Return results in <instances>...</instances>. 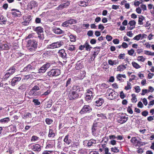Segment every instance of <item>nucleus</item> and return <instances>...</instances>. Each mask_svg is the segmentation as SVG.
Returning <instances> with one entry per match:
<instances>
[{
  "label": "nucleus",
  "instance_id": "25",
  "mask_svg": "<svg viewBox=\"0 0 154 154\" xmlns=\"http://www.w3.org/2000/svg\"><path fill=\"white\" fill-rule=\"evenodd\" d=\"M97 117H99V118L97 119V120H99V119H107V117L105 116V114H104L103 113H100V114H98L97 115Z\"/></svg>",
  "mask_w": 154,
  "mask_h": 154
},
{
  "label": "nucleus",
  "instance_id": "11",
  "mask_svg": "<svg viewBox=\"0 0 154 154\" xmlns=\"http://www.w3.org/2000/svg\"><path fill=\"white\" fill-rule=\"evenodd\" d=\"M37 42L34 40H29L28 41L27 44V47H32L34 48H37Z\"/></svg>",
  "mask_w": 154,
  "mask_h": 154
},
{
  "label": "nucleus",
  "instance_id": "31",
  "mask_svg": "<svg viewBox=\"0 0 154 154\" xmlns=\"http://www.w3.org/2000/svg\"><path fill=\"white\" fill-rule=\"evenodd\" d=\"M122 77L126 78V76L125 74H118L116 76V78L117 79L120 81L122 80Z\"/></svg>",
  "mask_w": 154,
  "mask_h": 154
},
{
  "label": "nucleus",
  "instance_id": "51",
  "mask_svg": "<svg viewBox=\"0 0 154 154\" xmlns=\"http://www.w3.org/2000/svg\"><path fill=\"white\" fill-rule=\"evenodd\" d=\"M136 22L134 20H131L129 22L128 24L130 25V26H133L135 27V25L136 24Z\"/></svg>",
  "mask_w": 154,
  "mask_h": 154
},
{
  "label": "nucleus",
  "instance_id": "58",
  "mask_svg": "<svg viewBox=\"0 0 154 154\" xmlns=\"http://www.w3.org/2000/svg\"><path fill=\"white\" fill-rule=\"evenodd\" d=\"M40 84L39 83L37 85H35L32 88H33V89L35 90H39L40 89L39 86Z\"/></svg>",
  "mask_w": 154,
  "mask_h": 154
},
{
  "label": "nucleus",
  "instance_id": "7",
  "mask_svg": "<svg viewBox=\"0 0 154 154\" xmlns=\"http://www.w3.org/2000/svg\"><path fill=\"white\" fill-rule=\"evenodd\" d=\"M128 117L124 116H119L117 118L118 122L120 124H123L128 120Z\"/></svg>",
  "mask_w": 154,
  "mask_h": 154
},
{
  "label": "nucleus",
  "instance_id": "60",
  "mask_svg": "<svg viewBox=\"0 0 154 154\" xmlns=\"http://www.w3.org/2000/svg\"><path fill=\"white\" fill-rule=\"evenodd\" d=\"M28 47V49L29 51H35L37 48H34V47Z\"/></svg>",
  "mask_w": 154,
  "mask_h": 154
},
{
  "label": "nucleus",
  "instance_id": "47",
  "mask_svg": "<svg viewBox=\"0 0 154 154\" xmlns=\"http://www.w3.org/2000/svg\"><path fill=\"white\" fill-rule=\"evenodd\" d=\"M68 23L69 24H75L76 23V20L73 19H70V20H68Z\"/></svg>",
  "mask_w": 154,
  "mask_h": 154
},
{
  "label": "nucleus",
  "instance_id": "13",
  "mask_svg": "<svg viewBox=\"0 0 154 154\" xmlns=\"http://www.w3.org/2000/svg\"><path fill=\"white\" fill-rule=\"evenodd\" d=\"M21 78L20 77H14L11 82V85L13 86H14L18 84V82L21 80Z\"/></svg>",
  "mask_w": 154,
  "mask_h": 154
},
{
  "label": "nucleus",
  "instance_id": "57",
  "mask_svg": "<svg viewBox=\"0 0 154 154\" xmlns=\"http://www.w3.org/2000/svg\"><path fill=\"white\" fill-rule=\"evenodd\" d=\"M111 150L112 152H119V150L116 147L112 148Z\"/></svg>",
  "mask_w": 154,
  "mask_h": 154
},
{
  "label": "nucleus",
  "instance_id": "39",
  "mask_svg": "<svg viewBox=\"0 0 154 154\" xmlns=\"http://www.w3.org/2000/svg\"><path fill=\"white\" fill-rule=\"evenodd\" d=\"M26 89V86L25 84H23L21 85L18 88L19 90H20L22 91H24Z\"/></svg>",
  "mask_w": 154,
  "mask_h": 154
},
{
  "label": "nucleus",
  "instance_id": "49",
  "mask_svg": "<svg viewBox=\"0 0 154 154\" xmlns=\"http://www.w3.org/2000/svg\"><path fill=\"white\" fill-rule=\"evenodd\" d=\"M3 82L2 83L1 82V90L2 89V90H4V88H5V87L7 88V87L5 85H7L8 84L7 83H5V85H3Z\"/></svg>",
  "mask_w": 154,
  "mask_h": 154
},
{
  "label": "nucleus",
  "instance_id": "48",
  "mask_svg": "<svg viewBox=\"0 0 154 154\" xmlns=\"http://www.w3.org/2000/svg\"><path fill=\"white\" fill-rule=\"evenodd\" d=\"M32 102L34 103L35 105H39L40 104V102L38 99H34L33 100Z\"/></svg>",
  "mask_w": 154,
  "mask_h": 154
},
{
  "label": "nucleus",
  "instance_id": "55",
  "mask_svg": "<svg viewBox=\"0 0 154 154\" xmlns=\"http://www.w3.org/2000/svg\"><path fill=\"white\" fill-rule=\"evenodd\" d=\"M86 2L84 1H80L79 2V4L81 6L86 7L88 5H86Z\"/></svg>",
  "mask_w": 154,
  "mask_h": 154
},
{
  "label": "nucleus",
  "instance_id": "43",
  "mask_svg": "<svg viewBox=\"0 0 154 154\" xmlns=\"http://www.w3.org/2000/svg\"><path fill=\"white\" fill-rule=\"evenodd\" d=\"M64 141L68 144L71 143V140L68 138V135H66L64 140Z\"/></svg>",
  "mask_w": 154,
  "mask_h": 154
},
{
  "label": "nucleus",
  "instance_id": "1",
  "mask_svg": "<svg viewBox=\"0 0 154 154\" xmlns=\"http://www.w3.org/2000/svg\"><path fill=\"white\" fill-rule=\"evenodd\" d=\"M107 98L109 100H112L116 98L118 96V94L117 92L113 89L109 88L106 94Z\"/></svg>",
  "mask_w": 154,
  "mask_h": 154
},
{
  "label": "nucleus",
  "instance_id": "63",
  "mask_svg": "<svg viewBox=\"0 0 154 154\" xmlns=\"http://www.w3.org/2000/svg\"><path fill=\"white\" fill-rule=\"evenodd\" d=\"M145 58L142 56H139L138 57V60L142 62H144L145 61Z\"/></svg>",
  "mask_w": 154,
  "mask_h": 154
},
{
  "label": "nucleus",
  "instance_id": "52",
  "mask_svg": "<svg viewBox=\"0 0 154 154\" xmlns=\"http://www.w3.org/2000/svg\"><path fill=\"white\" fill-rule=\"evenodd\" d=\"M141 36L142 35L141 34H139L135 36L134 38L133 39L134 40L138 41L140 39V38L141 37Z\"/></svg>",
  "mask_w": 154,
  "mask_h": 154
},
{
  "label": "nucleus",
  "instance_id": "61",
  "mask_svg": "<svg viewBox=\"0 0 154 154\" xmlns=\"http://www.w3.org/2000/svg\"><path fill=\"white\" fill-rule=\"evenodd\" d=\"M106 38L107 40L109 42L111 41L112 39V36L108 35L106 36Z\"/></svg>",
  "mask_w": 154,
  "mask_h": 154
},
{
  "label": "nucleus",
  "instance_id": "38",
  "mask_svg": "<svg viewBox=\"0 0 154 154\" xmlns=\"http://www.w3.org/2000/svg\"><path fill=\"white\" fill-rule=\"evenodd\" d=\"M66 48L68 50L72 51L75 50V47L73 45H69Z\"/></svg>",
  "mask_w": 154,
  "mask_h": 154
},
{
  "label": "nucleus",
  "instance_id": "53",
  "mask_svg": "<svg viewBox=\"0 0 154 154\" xmlns=\"http://www.w3.org/2000/svg\"><path fill=\"white\" fill-rule=\"evenodd\" d=\"M70 41L71 42H75V37L73 35L71 34L69 36Z\"/></svg>",
  "mask_w": 154,
  "mask_h": 154
},
{
  "label": "nucleus",
  "instance_id": "30",
  "mask_svg": "<svg viewBox=\"0 0 154 154\" xmlns=\"http://www.w3.org/2000/svg\"><path fill=\"white\" fill-rule=\"evenodd\" d=\"M11 75L9 74L7 72H6L5 74L4 75L3 78H2V80L1 82L7 80Z\"/></svg>",
  "mask_w": 154,
  "mask_h": 154
},
{
  "label": "nucleus",
  "instance_id": "23",
  "mask_svg": "<svg viewBox=\"0 0 154 154\" xmlns=\"http://www.w3.org/2000/svg\"><path fill=\"white\" fill-rule=\"evenodd\" d=\"M34 69V67L32 66L30 64L28 65L23 69V71L25 72L29 71L30 70Z\"/></svg>",
  "mask_w": 154,
  "mask_h": 154
},
{
  "label": "nucleus",
  "instance_id": "22",
  "mask_svg": "<svg viewBox=\"0 0 154 154\" xmlns=\"http://www.w3.org/2000/svg\"><path fill=\"white\" fill-rule=\"evenodd\" d=\"M22 118L24 119H26L32 117L31 114L29 112H25L23 116H22Z\"/></svg>",
  "mask_w": 154,
  "mask_h": 154
},
{
  "label": "nucleus",
  "instance_id": "46",
  "mask_svg": "<svg viewBox=\"0 0 154 154\" xmlns=\"http://www.w3.org/2000/svg\"><path fill=\"white\" fill-rule=\"evenodd\" d=\"M131 83L128 82H127V86H125V89L126 90H128L131 89Z\"/></svg>",
  "mask_w": 154,
  "mask_h": 154
},
{
  "label": "nucleus",
  "instance_id": "54",
  "mask_svg": "<svg viewBox=\"0 0 154 154\" xmlns=\"http://www.w3.org/2000/svg\"><path fill=\"white\" fill-rule=\"evenodd\" d=\"M30 18H28V20H25V21L23 22L22 23V24L25 26L29 24V21H30Z\"/></svg>",
  "mask_w": 154,
  "mask_h": 154
},
{
  "label": "nucleus",
  "instance_id": "12",
  "mask_svg": "<svg viewBox=\"0 0 154 154\" xmlns=\"http://www.w3.org/2000/svg\"><path fill=\"white\" fill-rule=\"evenodd\" d=\"M38 5V3L36 1H32L28 3L27 5L28 8L31 10L33 8L37 7Z\"/></svg>",
  "mask_w": 154,
  "mask_h": 154
},
{
  "label": "nucleus",
  "instance_id": "3",
  "mask_svg": "<svg viewBox=\"0 0 154 154\" xmlns=\"http://www.w3.org/2000/svg\"><path fill=\"white\" fill-rule=\"evenodd\" d=\"M103 126L102 123L97 122L96 120H95L93 124L92 128V132L93 135L96 134V130L98 128L101 127Z\"/></svg>",
  "mask_w": 154,
  "mask_h": 154
},
{
  "label": "nucleus",
  "instance_id": "5",
  "mask_svg": "<svg viewBox=\"0 0 154 154\" xmlns=\"http://www.w3.org/2000/svg\"><path fill=\"white\" fill-rule=\"evenodd\" d=\"M92 109L89 105H84L79 112L81 115L86 113H90L91 112Z\"/></svg>",
  "mask_w": 154,
  "mask_h": 154
},
{
  "label": "nucleus",
  "instance_id": "9",
  "mask_svg": "<svg viewBox=\"0 0 154 154\" xmlns=\"http://www.w3.org/2000/svg\"><path fill=\"white\" fill-rule=\"evenodd\" d=\"M72 79L71 78H68L66 79L65 86L67 88L66 91L69 92L71 91V85L72 83Z\"/></svg>",
  "mask_w": 154,
  "mask_h": 154
},
{
  "label": "nucleus",
  "instance_id": "45",
  "mask_svg": "<svg viewBox=\"0 0 154 154\" xmlns=\"http://www.w3.org/2000/svg\"><path fill=\"white\" fill-rule=\"evenodd\" d=\"M47 48L49 49H54L55 48V45L54 42L52 43V44L48 45L47 46Z\"/></svg>",
  "mask_w": 154,
  "mask_h": 154
},
{
  "label": "nucleus",
  "instance_id": "18",
  "mask_svg": "<svg viewBox=\"0 0 154 154\" xmlns=\"http://www.w3.org/2000/svg\"><path fill=\"white\" fill-rule=\"evenodd\" d=\"M33 29L35 31L36 33L39 35L43 32V28L41 26H38L36 28H33Z\"/></svg>",
  "mask_w": 154,
  "mask_h": 154
},
{
  "label": "nucleus",
  "instance_id": "21",
  "mask_svg": "<svg viewBox=\"0 0 154 154\" xmlns=\"http://www.w3.org/2000/svg\"><path fill=\"white\" fill-rule=\"evenodd\" d=\"M108 63L109 65L112 66H113L114 65L118 64L119 63V61L118 60H108Z\"/></svg>",
  "mask_w": 154,
  "mask_h": 154
},
{
  "label": "nucleus",
  "instance_id": "36",
  "mask_svg": "<svg viewBox=\"0 0 154 154\" xmlns=\"http://www.w3.org/2000/svg\"><path fill=\"white\" fill-rule=\"evenodd\" d=\"M138 139H139V138H138ZM138 140V138H137L136 137H132L131 141L133 143H139V141Z\"/></svg>",
  "mask_w": 154,
  "mask_h": 154
},
{
  "label": "nucleus",
  "instance_id": "4",
  "mask_svg": "<svg viewBox=\"0 0 154 154\" xmlns=\"http://www.w3.org/2000/svg\"><path fill=\"white\" fill-rule=\"evenodd\" d=\"M79 97V93L75 91H72L69 92L68 95V97L70 100H75Z\"/></svg>",
  "mask_w": 154,
  "mask_h": 154
},
{
  "label": "nucleus",
  "instance_id": "19",
  "mask_svg": "<svg viewBox=\"0 0 154 154\" xmlns=\"http://www.w3.org/2000/svg\"><path fill=\"white\" fill-rule=\"evenodd\" d=\"M16 68V66L15 65H14L10 67L9 69L6 71V72H7L9 74L11 75L14 73Z\"/></svg>",
  "mask_w": 154,
  "mask_h": 154
},
{
  "label": "nucleus",
  "instance_id": "56",
  "mask_svg": "<svg viewBox=\"0 0 154 154\" xmlns=\"http://www.w3.org/2000/svg\"><path fill=\"white\" fill-rule=\"evenodd\" d=\"M52 100H50L48 102V104L47 105V107L50 108V107L52 105Z\"/></svg>",
  "mask_w": 154,
  "mask_h": 154
},
{
  "label": "nucleus",
  "instance_id": "40",
  "mask_svg": "<svg viewBox=\"0 0 154 154\" xmlns=\"http://www.w3.org/2000/svg\"><path fill=\"white\" fill-rule=\"evenodd\" d=\"M53 120L49 118H46L45 120L46 124L48 125H50L53 122Z\"/></svg>",
  "mask_w": 154,
  "mask_h": 154
},
{
  "label": "nucleus",
  "instance_id": "8",
  "mask_svg": "<svg viewBox=\"0 0 154 154\" xmlns=\"http://www.w3.org/2000/svg\"><path fill=\"white\" fill-rule=\"evenodd\" d=\"M51 66L49 63H47L42 66L39 70V73H44Z\"/></svg>",
  "mask_w": 154,
  "mask_h": 154
},
{
  "label": "nucleus",
  "instance_id": "64",
  "mask_svg": "<svg viewBox=\"0 0 154 154\" xmlns=\"http://www.w3.org/2000/svg\"><path fill=\"white\" fill-rule=\"evenodd\" d=\"M128 112L131 114H132L133 113V111L131 108L130 106H128L127 108Z\"/></svg>",
  "mask_w": 154,
  "mask_h": 154
},
{
  "label": "nucleus",
  "instance_id": "20",
  "mask_svg": "<svg viewBox=\"0 0 154 154\" xmlns=\"http://www.w3.org/2000/svg\"><path fill=\"white\" fill-rule=\"evenodd\" d=\"M53 31L54 33L57 34H62L64 33V31L62 30L59 28H55L53 30Z\"/></svg>",
  "mask_w": 154,
  "mask_h": 154
},
{
  "label": "nucleus",
  "instance_id": "34",
  "mask_svg": "<svg viewBox=\"0 0 154 154\" xmlns=\"http://www.w3.org/2000/svg\"><path fill=\"white\" fill-rule=\"evenodd\" d=\"M9 48V46L7 44H4L1 45V49L8 50Z\"/></svg>",
  "mask_w": 154,
  "mask_h": 154
},
{
  "label": "nucleus",
  "instance_id": "14",
  "mask_svg": "<svg viewBox=\"0 0 154 154\" xmlns=\"http://www.w3.org/2000/svg\"><path fill=\"white\" fill-rule=\"evenodd\" d=\"M12 11H14L11 12L12 14L14 17H20L22 14H21L20 11L19 10L12 9H11Z\"/></svg>",
  "mask_w": 154,
  "mask_h": 154
},
{
  "label": "nucleus",
  "instance_id": "28",
  "mask_svg": "<svg viewBox=\"0 0 154 154\" xmlns=\"http://www.w3.org/2000/svg\"><path fill=\"white\" fill-rule=\"evenodd\" d=\"M96 143V141L95 140L91 139L88 141L87 146L89 147L93 146V144H95Z\"/></svg>",
  "mask_w": 154,
  "mask_h": 154
},
{
  "label": "nucleus",
  "instance_id": "50",
  "mask_svg": "<svg viewBox=\"0 0 154 154\" xmlns=\"http://www.w3.org/2000/svg\"><path fill=\"white\" fill-rule=\"evenodd\" d=\"M131 96L132 97V98L131 99L132 102H134L135 103H136L137 101V100L135 95L134 94H131Z\"/></svg>",
  "mask_w": 154,
  "mask_h": 154
},
{
  "label": "nucleus",
  "instance_id": "44",
  "mask_svg": "<svg viewBox=\"0 0 154 154\" xmlns=\"http://www.w3.org/2000/svg\"><path fill=\"white\" fill-rule=\"evenodd\" d=\"M132 64L133 66L136 69H138L140 67V65L135 62L133 61L132 63Z\"/></svg>",
  "mask_w": 154,
  "mask_h": 154
},
{
  "label": "nucleus",
  "instance_id": "27",
  "mask_svg": "<svg viewBox=\"0 0 154 154\" xmlns=\"http://www.w3.org/2000/svg\"><path fill=\"white\" fill-rule=\"evenodd\" d=\"M10 121V119L8 117H6L1 119V124H5L8 123Z\"/></svg>",
  "mask_w": 154,
  "mask_h": 154
},
{
  "label": "nucleus",
  "instance_id": "32",
  "mask_svg": "<svg viewBox=\"0 0 154 154\" xmlns=\"http://www.w3.org/2000/svg\"><path fill=\"white\" fill-rule=\"evenodd\" d=\"M7 22L6 17H5L3 16H1V25L5 24Z\"/></svg>",
  "mask_w": 154,
  "mask_h": 154
},
{
  "label": "nucleus",
  "instance_id": "35",
  "mask_svg": "<svg viewBox=\"0 0 154 154\" xmlns=\"http://www.w3.org/2000/svg\"><path fill=\"white\" fill-rule=\"evenodd\" d=\"M54 44L55 45V47H56V48H57L59 47L62 45L63 44V42L61 41L55 42H54Z\"/></svg>",
  "mask_w": 154,
  "mask_h": 154
},
{
  "label": "nucleus",
  "instance_id": "15",
  "mask_svg": "<svg viewBox=\"0 0 154 154\" xmlns=\"http://www.w3.org/2000/svg\"><path fill=\"white\" fill-rule=\"evenodd\" d=\"M59 55L62 58L66 60L67 58L66 54L64 49H62L60 50L58 53Z\"/></svg>",
  "mask_w": 154,
  "mask_h": 154
},
{
  "label": "nucleus",
  "instance_id": "17",
  "mask_svg": "<svg viewBox=\"0 0 154 154\" xmlns=\"http://www.w3.org/2000/svg\"><path fill=\"white\" fill-rule=\"evenodd\" d=\"M29 94L34 96H38L41 95V92L37 91V90H34L32 88V89L30 91Z\"/></svg>",
  "mask_w": 154,
  "mask_h": 154
},
{
  "label": "nucleus",
  "instance_id": "26",
  "mask_svg": "<svg viewBox=\"0 0 154 154\" xmlns=\"http://www.w3.org/2000/svg\"><path fill=\"white\" fill-rule=\"evenodd\" d=\"M81 87L78 85H74L72 87V89L73 91H75L77 92H79L81 91Z\"/></svg>",
  "mask_w": 154,
  "mask_h": 154
},
{
  "label": "nucleus",
  "instance_id": "10",
  "mask_svg": "<svg viewBox=\"0 0 154 154\" xmlns=\"http://www.w3.org/2000/svg\"><path fill=\"white\" fill-rule=\"evenodd\" d=\"M28 146L34 151L39 152L41 150V146L38 144L32 145V144H29Z\"/></svg>",
  "mask_w": 154,
  "mask_h": 154
},
{
  "label": "nucleus",
  "instance_id": "59",
  "mask_svg": "<svg viewBox=\"0 0 154 154\" xmlns=\"http://www.w3.org/2000/svg\"><path fill=\"white\" fill-rule=\"evenodd\" d=\"M142 92L141 94V95H144L146 94L148 92H150V91L147 89H143Z\"/></svg>",
  "mask_w": 154,
  "mask_h": 154
},
{
  "label": "nucleus",
  "instance_id": "6",
  "mask_svg": "<svg viewBox=\"0 0 154 154\" xmlns=\"http://www.w3.org/2000/svg\"><path fill=\"white\" fill-rule=\"evenodd\" d=\"M92 90L93 91L92 89H88L87 90V92L85 93L86 97H85V99L86 100L88 101L89 100L93 98V95Z\"/></svg>",
  "mask_w": 154,
  "mask_h": 154
},
{
  "label": "nucleus",
  "instance_id": "29",
  "mask_svg": "<svg viewBox=\"0 0 154 154\" xmlns=\"http://www.w3.org/2000/svg\"><path fill=\"white\" fill-rule=\"evenodd\" d=\"M85 48L86 51H90L91 48H92V47L89 44L88 42L87 41H86L85 44Z\"/></svg>",
  "mask_w": 154,
  "mask_h": 154
},
{
  "label": "nucleus",
  "instance_id": "62",
  "mask_svg": "<svg viewBox=\"0 0 154 154\" xmlns=\"http://www.w3.org/2000/svg\"><path fill=\"white\" fill-rule=\"evenodd\" d=\"M51 92V91H50V90L49 89H48L47 90V91L45 92H44L43 94H41V95H45V96H46V95H48V94H49Z\"/></svg>",
  "mask_w": 154,
  "mask_h": 154
},
{
  "label": "nucleus",
  "instance_id": "24",
  "mask_svg": "<svg viewBox=\"0 0 154 154\" xmlns=\"http://www.w3.org/2000/svg\"><path fill=\"white\" fill-rule=\"evenodd\" d=\"M126 68V67L124 65L121 64L118 66L117 71L119 72L122 71Z\"/></svg>",
  "mask_w": 154,
  "mask_h": 154
},
{
  "label": "nucleus",
  "instance_id": "2",
  "mask_svg": "<svg viewBox=\"0 0 154 154\" xmlns=\"http://www.w3.org/2000/svg\"><path fill=\"white\" fill-rule=\"evenodd\" d=\"M47 76L50 78H52L54 76H57L61 74V71L59 69H52L47 73Z\"/></svg>",
  "mask_w": 154,
  "mask_h": 154
},
{
  "label": "nucleus",
  "instance_id": "41",
  "mask_svg": "<svg viewBox=\"0 0 154 154\" xmlns=\"http://www.w3.org/2000/svg\"><path fill=\"white\" fill-rule=\"evenodd\" d=\"M100 88L101 89H104L108 88V85L106 84L103 83L99 85Z\"/></svg>",
  "mask_w": 154,
  "mask_h": 154
},
{
  "label": "nucleus",
  "instance_id": "33",
  "mask_svg": "<svg viewBox=\"0 0 154 154\" xmlns=\"http://www.w3.org/2000/svg\"><path fill=\"white\" fill-rule=\"evenodd\" d=\"M109 137L110 139H114L116 138L118 140H121L122 139V137L121 135H119L117 137H116L115 135H109Z\"/></svg>",
  "mask_w": 154,
  "mask_h": 154
},
{
  "label": "nucleus",
  "instance_id": "42",
  "mask_svg": "<svg viewBox=\"0 0 154 154\" xmlns=\"http://www.w3.org/2000/svg\"><path fill=\"white\" fill-rule=\"evenodd\" d=\"M144 19V17L143 16H141L140 17H139V19L138 21V24L140 25H142L143 24V21Z\"/></svg>",
  "mask_w": 154,
  "mask_h": 154
},
{
  "label": "nucleus",
  "instance_id": "16",
  "mask_svg": "<svg viewBox=\"0 0 154 154\" xmlns=\"http://www.w3.org/2000/svg\"><path fill=\"white\" fill-rule=\"evenodd\" d=\"M95 100V104L98 106H101L104 102V100L102 98H97Z\"/></svg>",
  "mask_w": 154,
  "mask_h": 154
},
{
  "label": "nucleus",
  "instance_id": "37",
  "mask_svg": "<svg viewBox=\"0 0 154 154\" xmlns=\"http://www.w3.org/2000/svg\"><path fill=\"white\" fill-rule=\"evenodd\" d=\"M39 140V139L38 137L33 135L32 137L31 141L32 142H35L38 140Z\"/></svg>",
  "mask_w": 154,
  "mask_h": 154
}]
</instances>
